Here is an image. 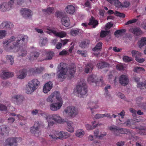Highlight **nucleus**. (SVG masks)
<instances>
[{"mask_svg": "<svg viewBox=\"0 0 146 146\" xmlns=\"http://www.w3.org/2000/svg\"><path fill=\"white\" fill-rule=\"evenodd\" d=\"M14 0H10L8 3L3 2L0 4V11L5 12L9 10L11 7Z\"/></svg>", "mask_w": 146, "mask_h": 146, "instance_id": "9b49d317", "label": "nucleus"}, {"mask_svg": "<svg viewBox=\"0 0 146 146\" xmlns=\"http://www.w3.org/2000/svg\"><path fill=\"white\" fill-rule=\"evenodd\" d=\"M110 85H107L105 88V93L104 95L107 99H110V95L109 93L108 92V89H110Z\"/></svg>", "mask_w": 146, "mask_h": 146, "instance_id": "49530a36", "label": "nucleus"}, {"mask_svg": "<svg viewBox=\"0 0 146 146\" xmlns=\"http://www.w3.org/2000/svg\"><path fill=\"white\" fill-rule=\"evenodd\" d=\"M126 67L125 64L119 63L117 64L116 68L117 70L119 71H121L125 70L126 68Z\"/></svg>", "mask_w": 146, "mask_h": 146, "instance_id": "f704fd0d", "label": "nucleus"}, {"mask_svg": "<svg viewBox=\"0 0 146 146\" xmlns=\"http://www.w3.org/2000/svg\"><path fill=\"white\" fill-rule=\"evenodd\" d=\"M131 53L132 56L135 57V59L141 56V53L136 50H132Z\"/></svg>", "mask_w": 146, "mask_h": 146, "instance_id": "37998d69", "label": "nucleus"}, {"mask_svg": "<svg viewBox=\"0 0 146 146\" xmlns=\"http://www.w3.org/2000/svg\"><path fill=\"white\" fill-rule=\"evenodd\" d=\"M102 44L101 42H99L98 43L96 46L93 49V50L94 51H98L102 49Z\"/></svg>", "mask_w": 146, "mask_h": 146, "instance_id": "a19ab883", "label": "nucleus"}, {"mask_svg": "<svg viewBox=\"0 0 146 146\" xmlns=\"http://www.w3.org/2000/svg\"><path fill=\"white\" fill-rule=\"evenodd\" d=\"M77 53L81 55L82 56L85 57L87 55V52L86 51H81L78 50L77 51Z\"/></svg>", "mask_w": 146, "mask_h": 146, "instance_id": "052dcab7", "label": "nucleus"}, {"mask_svg": "<svg viewBox=\"0 0 146 146\" xmlns=\"http://www.w3.org/2000/svg\"><path fill=\"white\" fill-rule=\"evenodd\" d=\"M6 31L5 30H0V39L5 37L6 35Z\"/></svg>", "mask_w": 146, "mask_h": 146, "instance_id": "680f3d73", "label": "nucleus"}, {"mask_svg": "<svg viewBox=\"0 0 146 146\" xmlns=\"http://www.w3.org/2000/svg\"><path fill=\"white\" fill-rule=\"evenodd\" d=\"M114 15L116 16L121 17H125V14L122 13H120L117 11H115L114 12Z\"/></svg>", "mask_w": 146, "mask_h": 146, "instance_id": "338daca9", "label": "nucleus"}, {"mask_svg": "<svg viewBox=\"0 0 146 146\" xmlns=\"http://www.w3.org/2000/svg\"><path fill=\"white\" fill-rule=\"evenodd\" d=\"M130 31L137 36L141 35L143 33L141 30L139 28H132L130 30Z\"/></svg>", "mask_w": 146, "mask_h": 146, "instance_id": "bb28decb", "label": "nucleus"}, {"mask_svg": "<svg viewBox=\"0 0 146 146\" xmlns=\"http://www.w3.org/2000/svg\"><path fill=\"white\" fill-rule=\"evenodd\" d=\"M47 38L45 37L43 39H41L39 41L40 45L41 46H44L47 42Z\"/></svg>", "mask_w": 146, "mask_h": 146, "instance_id": "bf43d9fd", "label": "nucleus"}, {"mask_svg": "<svg viewBox=\"0 0 146 146\" xmlns=\"http://www.w3.org/2000/svg\"><path fill=\"white\" fill-rule=\"evenodd\" d=\"M126 30L125 29L119 30L116 31L114 33V35L116 37H118L122 35L123 33L125 32Z\"/></svg>", "mask_w": 146, "mask_h": 146, "instance_id": "58836bf2", "label": "nucleus"}, {"mask_svg": "<svg viewBox=\"0 0 146 146\" xmlns=\"http://www.w3.org/2000/svg\"><path fill=\"white\" fill-rule=\"evenodd\" d=\"M40 85V82L36 79H33L29 82L27 86L26 92L30 94L35 91Z\"/></svg>", "mask_w": 146, "mask_h": 146, "instance_id": "20e7f679", "label": "nucleus"}, {"mask_svg": "<svg viewBox=\"0 0 146 146\" xmlns=\"http://www.w3.org/2000/svg\"><path fill=\"white\" fill-rule=\"evenodd\" d=\"M6 58L8 60V62L11 65H13L14 64V57L13 56L10 55H7L6 56Z\"/></svg>", "mask_w": 146, "mask_h": 146, "instance_id": "4c0bfd02", "label": "nucleus"}, {"mask_svg": "<svg viewBox=\"0 0 146 146\" xmlns=\"http://www.w3.org/2000/svg\"><path fill=\"white\" fill-rule=\"evenodd\" d=\"M139 134L145 135L146 134V127H141L139 129Z\"/></svg>", "mask_w": 146, "mask_h": 146, "instance_id": "6e6d98bb", "label": "nucleus"}, {"mask_svg": "<svg viewBox=\"0 0 146 146\" xmlns=\"http://www.w3.org/2000/svg\"><path fill=\"white\" fill-rule=\"evenodd\" d=\"M14 38H15L14 37L12 36L11 39H5L3 41V46L5 49L7 50L13 49L14 46H12L11 44L13 41L14 40Z\"/></svg>", "mask_w": 146, "mask_h": 146, "instance_id": "f8f14e48", "label": "nucleus"}, {"mask_svg": "<svg viewBox=\"0 0 146 146\" xmlns=\"http://www.w3.org/2000/svg\"><path fill=\"white\" fill-rule=\"evenodd\" d=\"M82 33L83 31L81 30L78 29L72 30L70 31V34L72 36H76L79 33Z\"/></svg>", "mask_w": 146, "mask_h": 146, "instance_id": "e433bc0d", "label": "nucleus"}, {"mask_svg": "<svg viewBox=\"0 0 146 146\" xmlns=\"http://www.w3.org/2000/svg\"><path fill=\"white\" fill-rule=\"evenodd\" d=\"M27 75V72L25 69L20 70L17 73V77L21 79L24 78Z\"/></svg>", "mask_w": 146, "mask_h": 146, "instance_id": "a878e982", "label": "nucleus"}, {"mask_svg": "<svg viewBox=\"0 0 146 146\" xmlns=\"http://www.w3.org/2000/svg\"><path fill=\"white\" fill-rule=\"evenodd\" d=\"M98 24V21L96 20L94 17H92L88 24L86 23H84L82 24V25L84 27H86L88 25H92L93 28H95Z\"/></svg>", "mask_w": 146, "mask_h": 146, "instance_id": "ddd939ff", "label": "nucleus"}, {"mask_svg": "<svg viewBox=\"0 0 146 146\" xmlns=\"http://www.w3.org/2000/svg\"><path fill=\"white\" fill-rule=\"evenodd\" d=\"M57 71V76L58 80L60 81L64 80V63L61 62L58 65Z\"/></svg>", "mask_w": 146, "mask_h": 146, "instance_id": "6e6552de", "label": "nucleus"}, {"mask_svg": "<svg viewBox=\"0 0 146 146\" xmlns=\"http://www.w3.org/2000/svg\"><path fill=\"white\" fill-rule=\"evenodd\" d=\"M53 8L51 7H49L47 9H43L42 11L43 12L47 13L48 14H51Z\"/></svg>", "mask_w": 146, "mask_h": 146, "instance_id": "e2e57ef3", "label": "nucleus"}, {"mask_svg": "<svg viewBox=\"0 0 146 146\" xmlns=\"http://www.w3.org/2000/svg\"><path fill=\"white\" fill-rule=\"evenodd\" d=\"M75 65L73 64L72 66L66 67L64 68V78L68 77L69 79H71L74 77V74L76 71Z\"/></svg>", "mask_w": 146, "mask_h": 146, "instance_id": "0eeeda50", "label": "nucleus"}, {"mask_svg": "<svg viewBox=\"0 0 146 146\" xmlns=\"http://www.w3.org/2000/svg\"><path fill=\"white\" fill-rule=\"evenodd\" d=\"M85 134V131L83 130L79 129L76 131L75 135L77 137L80 138L83 137Z\"/></svg>", "mask_w": 146, "mask_h": 146, "instance_id": "7c9ffc66", "label": "nucleus"}, {"mask_svg": "<svg viewBox=\"0 0 146 146\" xmlns=\"http://www.w3.org/2000/svg\"><path fill=\"white\" fill-rule=\"evenodd\" d=\"M146 44V37H142L138 42V46L141 48Z\"/></svg>", "mask_w": 146, "mask_h": 146, "instance_id": "473e14b6", "label": "nucleus"}, {"mask_svg": "<svg viewBox=\"0 0 146 146\" xmlns=\"http://www.w3.org/2000/svg\"><path fill=\"white\" fill-rule=\"evenodd\" d=\"M64 26L66 27H69L70 25V21L68 17L64 16Z\"/></svg>", "mask_w": 146, "mask_h": 146, "instance_id": "4d7b16f0", "label": "nucleus"}, {"mask_svg": "<svg viewBox=\"0 0 146 146\" xmlns=\"http://www.w3.org/2000/svg\"><path fill=\"white\" fill-rule=\"evenodd\" d=\"M14 25L11 23L7 22H3L0 25V28L1 29H11L13 27Z\"/></svg>", "mask_w": 146, "mask_h": 146, "instance_id": "f3484780", "label": "nucleus"}, {"mask_svg": "<svg viewBox=\"0 0 146 146\" xmlns=\"http://www.w3.org/2000/svg\"><path fill=\"white\" fill-rule=\"evenodd\" d=\"M120 83L123 85H125L128 83V77L126 75H122L120 76L119 78Z\"/></svg>", "mask_w": 146, "mask_h": 146, "instance_id": "a211bd4d", "label": "nucleus"}, {"mask_svg": "<svg viewBox=\"0 0 146 146\" xmlns=\"http://www.w3.org/2000/svg\"><path fill=\"white\" fill-rule=\"evenodd\" d=\"M137 86L138 88L140 89H142L143 88L144 86L146 89V81L145 82L144 84H143L142 82H139L137 83Z\"/></svg>", "mask_w": 146, "mask_h": 146, "instance_id": "13d9d810", "label": "nucleus"}, {"mask_svg": "<svg viewBox=\"0 0 146 146\" xmlns=\"http://www.w3.org/2000/svg\"><path fill=\"white\" fill-rule=\"evenodd\" d=\"M109 129L112 131L113 134L116 136L120 135V134H129L130 139H132L133 140L134 139L133 138H134V136L132 135V132L128 129L120 128L116 126L112 125L108 127Z\"/></svg>", "mask_w": 146, "mask_h": 146, "instance_id": "f03ea898", "label": "nucleus"}, {"mask_svg": "<svg viewBox=\"0 0 146 146\" xmlns=\"http://www.w3.org/2000/svg\"><path fill=\"white\" fill-rule=\"evenodd\" d=\"M112 24L110 23L109 22L106 24L105 26V30H107L110 29V28L112 27Z\"/></svg>", "mask_w": 146, "mask_h": 146, "instance_id": "774afa93", "label": "nucleus"}, {"mask_svg": "<svg viewBox=\"0 0 146 146\" xmlns=\"http://www.w3.org/2000/svg\"><path fill=\"white\" fill-rule=\"evenodd\" d=\"M138 20V19L137 18H135L132 20H129L126 23L125 25H127L129 24H131L133 23H135Z\"/></svg>", "mask_w": 146, "mask_h": 146, "instance_id": "69168bd1", "label": "nucleus"}, {"mask_svg": "<svg viewBox=\"0 0 146 146\" xmlns=\"http://www.w3.org/2000/svg\"><path fill=\"white\" fill-rule=\"evenodd\" d=\"M86 66L85 70L86 73L88 74L91 72L93 67V65L91 63L88 64Z\"/></svg>", "mask_w": 146, "mask_h": 146, "instance_id": "c9c22d12", "label": "nucleus"}, {"mask_svg": "<svg viewBox=\"0 0 146 146\" xmlns=\"http://www.w3.org/2000/svg\"><path fill=\"white\" fill-rule=\"evenodd\" d=\"M39 55V52L35 50L31 52L29 59L30 60H33L37 58Z\"/></svg>", "mask_w": 146, "mask_h": 146, "instance_id": "cd10ccee", "label": "nucleus"}, {"mask_svg": "<svg viewBox=\"0 0 146 146\" xmlns=\"http://www.w3.org/2000/svg\"><path fill=\"white\" fill-rule=\"evenodd\" d=\"M97 66L98 68H102L106 67H108L110 65L106 62L101 61L97 64Z\"/></svg>", "mask_w": 146, "mask_h": 146, "instance_id": "72a5a7b5", "label": "nucleus"}, {"mask_svg": "<svg viewBox=\"0 0 146 146\" xmlns=\"http://www.w3.org/2000/svg\"><path fill=\"white\" fill-rule=\"evenodd\" d=\"M20 137H9L6 139L4 143V146H17L18 143L21 141Z\"/></svg>", "mask_w": 146, "mask_h": 146, "instance_id": "39448f33", "label": "nucleus"}, {"mask_svg": "<svg viewBox=\"0 0 146 146\" xmlns=\"http://www.w3.org/2000/svg\"><path fill=\"white\" fill-rule=\"evenodd\" d=\"M89 43V41L87 40L82 42L80 44V46L82 48L86 47Z\"/></svg>", "mask_w": 146, "mask_h": 146, "instance_id": "de8ad7c7", "label": "nucleus"}, {"mask_svg": "<svg viewBox=\"0 0 146 146\" xmlns=\"http://www.w3.org/2000/svg\"><path fill=\"white\" fill-rule=\"evenodd\" d=\"M101 125V123H98L95 125H94L93 127L91 125L88 124H86L85 125V127L88 130H90L93 129L94 128L97 127L98 126H100Z\"/></svg>", "mask_w": 146, "mask_h": 146, "instance_id": "a18cd8bd", "label": "nucleus"}, {"mask_svg": "<svg viewBox=\"0 0 146 146\" xmlns=\"http://www.w3.org/2000/svg\"><path fill=\"white\" fill-rule=\"evenodd\" d=\"M31 11L28 9L22 8L21 10V13L23 16L27 19L31 16Z\"/></svg>", "mask_w": 146, "mask_h": 146, "instance_id": "dca6fc26", "label": "nucleus"}, {"mask_svg": "<svg viewBox=\"0 0 146 146\" xmlns=\"http://www.w3.org/2000/svg\"><path fill=\"white\" fill-rule=\"evenodd\" d=\"M44 69V68L42 67L40 68H35L33 69V73L34 74H39L42 73Z\"/></svg>", "mask_w": 146, "mask_h": 146, "instance_id": "79ce46f5", "label": "nucleus"}, {"mask_svg": "<svg viewBox=\"0 0 146 146\" xmlns=\"http://www.w3.org/2000/svg\"><path fill=\"white\" fill-rule=\"evenodd\" d=\"M110 32V31L105 30V31H102L100 33V36L101 37H104L107 35H108Z\"/></svg>", "mask_w": 146, "mask_h": 146, "instance_id": "5fc2aeb1", "label": "nucleus"}, {"mask_svg": "<svg viewBox=\"0 0 146 146\" xmlns=\"http://www.w3.org/2000/svg\"><path fill=\"white\" fill-rule=\"evenodd\" d=\"M56 16L58 17L61 18V22L62 25H63V23H64V17L63 13L59 11H57L56 12Z\"/></svg>", "mask_w": 146, "mask_h": 146, "instance_id": "ea45409f", "label": "nucleus"}, {"mask_svg": "<svg viewBox=\"0 0 146 146\" xmlns=\"http://www.w3.org/2000/svg\"><path fill=\"white\" fill-rule=\"evenodd\" d=\"M8 105L7 104H0V111H6L7 110V107Z\"/></svg>", "mask_w": 146, "mask_h": 146, "instance_id": "8fccbe9b", "label": "nucleus"}, {"mask_svg": "<svg viewBox=\"0 0 146 146\" xmlns=\"http://www.w3.org/2000/svg\"><path fill=\"white\" fill-rule=\"evenodd\" d=\"M9 128L6 125H3L0 126V135H3L9 131Z\"/></svg>", "mask_w": 146, "mask_h": 146, "instance_id": "aec40b11", "label": "nucleus"}, {"mask_svg": "<svg viewBox=\"0 0 146 146\" xmlns=\"http://www.w3.org/2000/svg\"><path fill=\"white\" fill-rule=\"evenodd\" d=\"M47 33L50 35H51L53 33L56 36L60 38L64 37V32L63 31H62L60 32H57L54 30H51L48 31Z\"/></svg>", "mask_w": 146, "mask_h": 146, "instance_id": "393cba45", "label": "nucleus"}, {"mask_svg": "<svg viewBox=\"0 0 146 146\" xmlns=\"http://www.w3.org/2000/svg\"><path fill=\"white\" fill-rule=\"evenodd\" d=\"M15 41L12 43L15 47L20 48L25 45L28 40V37L26 35H19L16 38H14Z\"/></svg>", "mask_w": 146, "mask_h": 146, "instance_id": "7ed1b4c3", "label": "nucleus"}, {"mask_svg": "<svg viewBox=\"0 0 146 146\" xmlns=\"http://www.w3.org/2000/svg\"><path fill=\"white\" fill-rule=\"evenodd\" d=\"M123 60L125 62H128L132 60V58L131 57H129L127 56H124L123 57Z\"/></svg>", "mask_w": 146, "mask_h": 146, "instance_id": "0e129e2a", "label": "nucleus"}, {"mask_svg": "<svg viewBox=\"0 0 146 146\" xmlns=\"http://www.w3.org/2000/svg\"><path fill=\"white\" fill-rule=\"evenodd\" d=\"M64 111L68 115L69 118H73L78 114L77 108L72 106L68 107L64 110Z\"/></svg>", "mask_w": 146, "mask_h": 146, "instance_id": "423d86ee", "label": "nucleus"}, {"mask_svg": "<svg viewBox=\"0 0 146 146\" xmlns=\"http://www.w3.org/2000/svg\"><path fill=\"white\" fill-rule=\"evenodd\" d=\"M117 125L119 126H121V124H125L126 126H129L133 124V123H131L130 120H127L126 121H124V120H122L119 118L117 120Z\"/></svg>", "mask_w": 146, "mask_h": 146, "instance_id": "412c9836", "label": "nucleus"}, {"mask_svg": "<svg viewBox=\"0 0 146 146\" xmlns=\"http://www.w3.org/2000/svg\"><path fill=\"white\" fill-rule=\"evenodd\" d=\"M98 79L97 76L94 74L90 75L88 78L87 81L89 84L92 83H94L96 84L97 80Z\"/></svg>", "mask_w": 146, "mask_h": 146, "instance_id": "b1692460", "label": "nucleus"}, {"mask_svg": "<svg viewBox=\"0 0 146 146\" xmlns=\"http://www.w3.org/2000/svg\"><path fill=\"white\" fill-rule=\"evenodd\" d=\"M129 2L128 1H124L122 4L121 3V5L118 7L126 8L129 7Z\"/></svg>", "mask_w": 146, "mask_h": 146, "instance_id": "3c124183", "label": "nucleus"}, {"mask_svg": "<svg viewBox=\"0 0 146 146\" xmlns=\"http://www.w3.org/2000/svg\"><path fill=\"white\" fill-rule=\"evenodd\" d=\"M48 117V116L46 117V119L48 122V127H50L54 124V123L53 121H51L52 120V119H49Z\"/></svg>", "mask_w": 146, "mask_h": 146, "instance_id": "864d4df0", "label": "nucleus"}, {"mask_svg": "<svg viewBox=\"0 0 146 146\" xmlns=\"http://www.w3.org/2000/svg\"><path fill=\"white\" fill-rule=\"evenodd\" d=\"M40 125V124L38 122H35L33 127L31 128V132L33 134L37 133L38 135H39L40 134V132L38 130Z\"/></svg>", "mask_w": 146, "mask_h": 146, "instance_id": "4468645a", "label": "nucleus"}, {"mask_svg": "<svg viewBox=\"0 0 146 146\" xmlns=\"http://www.w3.org/2000/svg\"><path fill=\"white\" fill-rule=\"evenodd\" d=\"M52 84L51 82H49L45 84L44 86L43 91L45 93H47L52 88Z\"/></svg>", "mask_w": 146, "mask_h": 146, "instance_id": "4be33fe9", "label": "nucleus"}, {"mask_svg": "<svg viewBox=\"0 0 146 146\" xmlns=\"http://www.w3.org/2000/svg\"><path fill=\"white\" fill-rule=\"evenodd\" d=\"M66 11L70 14H73L76 12L75 6L72 5H68L65 8Z\"/></svg>", "mask_w": 146, "mask_h": 146, "instance_id": "5701e85b", "label": "nucleus"}, {"mask_svg": "<svg viewBox=\"0 0 146 146\" xmlns=\"http://www.w3.org/2000/svg\"><path fill=\"white\" fill-rule=\"evenodd\" d=\"M54 53L51 52H48L46 53V57L45 59V60H51L53 56Z\"/></svg>", "mask_w": 146, "mask_h": 146, "instance_id": "09e8293b", "label": "nucleus"}, {"mask_svg": "<svg viewBox=\"0 0 146 146\" xmlns=\"http://www.w3.org/2000/svg\"><path fill=\"white\" fill-rule=\"evenodd\" d=\"M133 70L135 72H136L137 73H139L145 71V70L143 68L139 66H136L135 67Z\"/></svg>", "mask_w": 146, "mask_h": 146, "instance_id": "c03bdc74", "label": "nucleus"}, {"mask_svg": "<svg viewBox=\"0 0 146 146\" xmlns=\"http://www.w3.org/2000/svg\"><path fill=\"white\" fill-rule=\"evenodd\" d=\"M48 118L52 119L54 120L56 122L59 123H61L62 122V118L57 114H54L49 115Z\"/></svg>", "mask_w": 146, "mask_h": 146, "instance_id": "2eb2a0df", "label": "nucleus"}, {"mask_svg": "<svg viewBox=\"0 0 146 146\" xmlns=\"http://www.w3.org/2000/svg\"><path fill=\"white\" fill-rule=\"evenodd\" d=\"M13 98L16 101L17 104H19L23 101V97L21 95H17L14 96Z\"/></svg>", "mask_w": 146, "mask_h": 146, "instance_id": "2f4dec72", "label": "nucleus"}, {"mask_svg": "<svg viewBox=\"0 0 146 146\" xmlns=\"http://www.w3.org/2000/svg\"><path fill=\"white\" fill-rule=\"evenodd\" d=\"M13 75V73L10 72H3L1 75V77L2 78L6 79L8 78L12 77Z\"/></svg>", "mask_w": 146, "mask_h": 146, "instance_id": "c85d7f7f", "label": "nucleus"}, {"mask_svg": "<svg viewBox=\"0 0 146 146\" xmlns=\"http://www.w3.org/2000/svg\"><path fill=\"white\" fill-rule=\"evenodd\" d=\"M97 102H96L95 103L93 102H90L88 103V107H87V109L90 108L91 111L92 113H93V109H96L98 107V106L97 105L94 106V105L97 103Z\"/></svg>", "mask_w": 146, "mask_h": 146, "instance_id": "c756f323", "label": "nucleus"}, {"mask_svg": "<svg viewBox=\"0 0 146 146\" xmlns=\"http://www.w3.org/2000/svg\"><path fill=\"white\" fill-rule=\"evenodd\" d=\"M59 98H62L61 97L59 92L56 91L52 93L46 99L47 102H50L51 103L58 100Z\"/></svg>", "mask_w": 146, "mask_h": 146, "instance_id": "9d476101", "label": "nucleus"}, {"mask_svg": "<svg viewBox=\"0 0 146 146\" xmlns=\"http://www.w3.org/2000/svg\"><path fill=\"white\" fill-rule=\"evenodd\" d=\"M87 91L85 81L84 79H82L77 83L76 88L74 89V93L77 94L78 96L83 97L86 95Z\"/></svg>", "mask_w": 146, "mask_h": 146, "instance_id": "f257e3e1", "label": "nucleus"}, {"mask_svg": "<svg viewBox=\"0 0 146 146\" xmlns=\"http://www.w3.org/2000/svg\"><path fill=\"white\" fill-rule=\"evenodd\" d=\"M63 132L57 131L55 132L54 134L55 135L56 139L58 138L62 139L63 138Z\"/></svg>", "mask_w": 146, "mask_h": 146, "instance_id": "603ef678", "label": "nucleus"}, {"mask_svg": "<svg viewBox=\"0 0 146 146\" xmlns=\"http://www.w3.org/2000/svg\"><path fill=\"white\" fill-rule=\"evenodd\" d=\"M56 102L51 103L50 106V109L52 111H56L59 110L62 106L63 100L62 98H59Z\"/></svg>", "mask_w": 146, "mask_h": 146, "instance_id": "1a4fd4ad", "label": "nucleus"}, {"mask_svg": "<svg viewBox=\"0 0 146 146\" xmlns=\"http://www.w3.org/2000/svg\"><path fill=\"white\" fill-rule=\"evenodd\" d=\"M67 124L66 129L70 132H73L74 131V129L73 126V122L71 121H68V120H64V123Z\"/></svg>", "mask_w": 146, "mask_h": 146, "instance_id": "6ab92c4d", "label": "nucleus"}]
</instances>
